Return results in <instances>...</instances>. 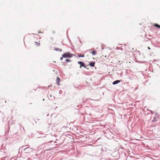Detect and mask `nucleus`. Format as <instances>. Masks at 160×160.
Here are the masks:
<instances>
[{
	"label": "nucleus",
	"instance_id": "12",
	"mask_svg": "<svg viewBox=\"0 0 160 160\" xmlns=\"http://www.w3.org/2000/svg\"><path fill=\"white\" fill-rule=\"evenodd\" d=\"M63 57H61V58H60V60H62V59H63Z\"/></svg>",
	"mask_w": 160,
	"mask_h": 160
},
{
	"label": "nucleus",
	"instance_id": "6",
	"mask_svg": "<svg viewBox=\"0 0 160 160\" xmlns=\"http://www.w3.org/2000/svg\"><path fill=\"white\" fill-rule=\"evenodd\" d=\"M120 82V81L119 80H117L113 82L112 84L113 85L117 84Z\"/></svg>",
	"mask_w": 160,
	"mask_h": 160
},
{
	"label": "nucleus",
	"instance_id": "9",
	"mask_svg": "<svg viewBox=\"0 0 160 160\" xmlns=\"http://www.w3.org/2000/svg\"><path fill=\"white\" fill-rule=\"evenodd\" d=\"M154 26L160 28V25H159L157 24H155Z\"/></svg>",
	"mask_w": 160,
	"mask_h": 160
},
{
	"label": "nucleus",
	"instance_id": "3",
	"mask_svg": "<svg viewBox=\"0 0 160 160\" xmlns=\"http://www.w3.org/2000/svg\"><path fill=\"white\" fill-rule=\"evenodd\" d=\"M78 64H79L80 65V68H81V67H83L85 68H86V67L84 64V63L83 62H82L81 61H79L78 62Z\"/></svg>",
	"mask_w": 160,
	"mask_h": 160
},
{
	"label": "nucleus",
	"instance_id": "4",
	"mask_svg": "<svg viewBox=\"0 0 160 160\" xmlns=\"http://www.w3.org/2000/svg\"><path fill=\"white\" fill-rule=\"evenodd\" d=\"M60 81V80L59 78L58 77H57L56 78V83L58 86L59 85Z\"/></svg>",
	"mask_w": 160,
	"mask_h": 160
},
{
	"label": "nucleus",
	"instance_id": "7",
	"mask_svg": "<svg viewBox=\"0 0 160 160\" xmlns=\"http://www.w3.org/2000/svg\"><path fill=\"white\" fill-rule=\"evenodd\" d=\"M92 53L94 55H95L96 54L97 52L95 51H93L92 52Z\"/></svg>",
	"mask_w": 160,
	"mask_h": 160
},
{
	"label": "nucleus",
	"instance_id": "1",
	"mask_svg": "<svg viewBox=\"0 0 160 160\" xmlns=\"http://www.w3.org/2000/svg\"><path fill=\"white\" fill-rule=\"evenodd\" d=\"M74 56V55L69 52H67L63 54L62 57L64 58H70Z\"/></svg>",
	"mask_w": 160,
	"mask_h": 160
},
{
	"label": "nucleus",
	"instance_id": "10",
	"mask_svg": "<svg viewBox=\"0 0 160 160\" xmlns=\"http://www.w3.org/2000/svg\"><path fill=\"white\" fill-rule=\"evenodd\" d=\"M84 56V54H83L82 55H78V57H83Z\"/></svg>",
	"mask_w": 160,
	"mask_h": 160
},
{
	"label": "nucleus",
	"instance_id": "2",
	"mask_svg": "<svg viewBox=\"0 0 160 160\" xmlns=\"http://www.w3.org/2000/svg\"><path fill=\"white\" fill-rule=\"evenodd\" d=\"M28 146L29 145H28L25 146V147H27L24 149V151L25 152L27 153H30L32 151V148H29V147H28Z\"/></svg>",
	"mask_w": 160,
	"mask_h": 160
},
{
	"label": "nucleus",
	"instance_id": "11",
	"mask_svg": "<svg viewBox=\"0 0 160 160\" xmlns=\"http://www.w3.org/2000/svg\"><path fill=\"white\" fill-rule=\"evenodd\" d=\"M67 62H70V60L68 59H66L65 60Z\"/></svg>",
	"mask_w": 160,
	"mask_h": 160
},
{
	"label": "nucleus",
	"instance_id": "8",
	"mask_svg": "<svg viewBox=\"0 0 160 160\" xmlns=\"http://www.w3.org/2000/svg\"><path fill=\"white\" fill-rule=\"evenodd\" d=\"M36 45L37 46H39L40 45V43L39 42H35Z\"/></svg>",
	"mask_w": 160,
	"mask_h": 160
},
{
	"label": "nucleus",
	"instance_id": "5",
	"mask_svg": "<svg viewBox=\"0 0 160 160\" xmlns=\"http://www.w3.org/2000/svg\"><path fill=\"white\" fill-rule=\"evenodd\" d=\"M95 64V62H91L89 63V65L90 66L93 67L94 66Z\"/></svg>",
	"mask_w": 160,
	"mask_h": 160
}]
</instances>
